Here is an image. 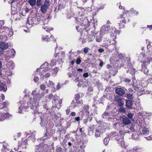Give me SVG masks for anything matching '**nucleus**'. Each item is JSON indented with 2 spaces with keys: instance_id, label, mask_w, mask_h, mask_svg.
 <instances>
[{
  "instance_id": "f257e3e1",
  "label": "nucleus",
  "mask_w": 152,
  "mask_h": 152,
  "mask_svg": "<svg viewBox=\"0 0 152 152\" xmlns=\"http://www.w3.org/2000/svg\"><path fill=\"white\" fill-rule=\"evenodd\" d=\"M32 94L33 97L30 98L27 103L24 102L20 103L21 105L19 108L18 113H21L22 110H26L29 107H30L35 113L38 112L39 100L43 96L44 94L42 93L39 94L36 91H32Z\"/></svg>"
},
{
  "instance_id": "f03ea898",
  "label": "nucleus",
  "mask_w": 152,
  "mask_h": 152,
  "mask_svg": "<svg viewBox=\"0 0 152 152\" xmlns=\"http://www.w3.org/2000/svg\"><path fill=\"white\" fill-rule=\"evenodd\" d=\"M123 15H121L119 18H118V22L119 24V28H121L124 27V25L126 23V18H123Z\"/></svg>"
},
{
  "instance_id": "7ed1b4c3",
  "label": "nucleus",
  "mask_w": 152,
  "mask_h": 152,
  "mask_svg": "<svg viewBox=\"0 0 152 152\" xmlns=\"http://www.w3.org/2000/svg\"><path fill=\"white\" fill-rule=\"evenodd\" d=\"M50 4V2L49 1H46L44 4L42 5L41 7V12L45 13L46 12L47 9Z\"/></svg>"
},
{
  "instance_id": "20e7f679",
  "label": "nucleus",
  "mask_w": 152,
  "mask_h": 152,
  "mask_svg": "<svg viewBox=\"0 0 152 152\" xmlns=\"http://www.w3.org/2000/svg\"><path fill=\"white\" fill-rule=\"evenodd\" d=\"M48 69H42V70L41 69L40 71H41L40 72H39V75H40V78H43L44 76L45 78H48L49 77L50 74L49 73H46L45 75V72L47 71Z\"/></svg>"
},
{
  "instance_id": "39448f33",
  "label": "nucleus",
  "mask_w": 152,
  "mask_h": 152,
  "mask_svg": "<svg viewBox=\"0 0 152 152\" xmlns=\"http://www.w3.org/2000/svg\"><path fill=\"white\" fill-rule=\"evenodd\" d=\"M110 29V27L107 25H104L101 28L100 34L102 35L107 34Z\"/></svg>"
},
{
  "instance_id": "423d86ee",
  "label": "nucleus",
  "mask_w": 152,
  "mask_h": 152,
  "mask_svg": "<svg viewBox=\"0 0 152 152\" xmlns=\"http://www.w3.org/2000/svg\"><path fill=\"white\" fill-rule=\"evenodd\" d=\"M149 132L148 129L145 127H141L139 131L140 134H143L145 135L148 134Z\"/></svg>"
},
{
  "instance_id": "0eeeda50",
  "label": "nucleus",
  "mask_w": 152,
  "mask_h": 152,
  "mask_svg": "<svg viewBox=\"0 0 152 152\" xmlns=\"http://www.w3.org/2000/svg\"><path fill=\"white\" fill-rule=\"evenodd\" d=\"M120 133L121 134H122L121 135V136H120L121 140L120 141H118V144L122 147H125L126 146V145L125 142L124 141L123 139L124 137V132L123 131H121Z\"/></svg>"
},
{
  "instance_id": "6e6552de",
  "label": "nucleus",
  "mask_w": 152,
  "mask_h": 152,
  "mask_svg": "<svg viewBox=\"0 0 152 152\" xmlns=\"http://www.w3.org/2000/svg\"><path fill=\"white\" fill-rule=\"evenodd\" d=\"M147 55L148 56H152V43L148 44L147 46Z\"/></svg>"
},
{
  "instance_id": "1a4fd4ad",
  "label": "nucleus",
  "mask_w": 152,
  "mask_h": 152,
  "mask_svg": "<svg viewBox=\"0 0 152 152\" xmlns=\"http://www.w3.org/2000/svg\"><path fill=\"white\" fill-rule=\"evenodd\" d=\"M7 54L6 55V56L7 57H11L12 58H13L15 56V52L13 49H11V50L7 52Z\"/></svg>"
},
{
  "instance_id": "9d476101",
  "label": "nucleus",
  "mask_w": 152,
  "mask_h": 152,
  "mask_svg": "<svg viewBox=\"0 0 152 152\" xmlns=\"http://www.w3.org/2000/svg\"><path fill=\"white\" fill-rule=\"evenodd\" d=\"M89 106L88 105H84L83 109L80 111L82 113H85L86 115H88L89 114Z\"/></svg>"
},
{
  "instance_id": "9b49d317",
  "label": "nucleus",
  "mask_w": 152,
  "mask_h": 152,
  "mask_svg": "<svg viewBox=\"0 0 152 152\" xmlns=\"http://www.w3.org/2000/svg\"><path fill=\"white\" fill-rule=\"evenodd\" d=\"M116 93L118 95L122 96L125 94V91L121 88H117L115 89Z\"/></svg>"
},
{
  "instance_id": "f8f14e48",
  "label": "nucleus",
  "mask_w": 152,
  "mask_h": 152,
  "mask_svg": "<svg viewBox=\"0 0 152 152\" xmlns=\"http://www.w3.org/2000/svg\"><path fill=\"white\" fill-rule=\"evenodd\" d=\"M10 116V114L8 113H0V121H2L4 119Z\"/></svg>"
},
{
  "instance_id": "ddd939ff",
  "label": "nucleus",
  "mask_w": 152,
  "mask_h": 152,
  "mask_svg": "<svg viewBox=\"0 0 152 152\" xmlns=\"http://www.w3.org/2000/svg\"><path fill=\"white\" fill-rule=\"evenodd\" d=\"M114 100L118 102L119 106H122L124 105V102L121 98L119 97H115Z\"/></svg>"
},
{
  "instance_id": "4468645a",
  "label": "nucleus",
  "mask_w": 152,
  "mask_h": 152,
  "mask_svg": "<svg viewBox=\"0 0 152 152\" xmlns=\"http://www.w3.org/2000/svg\"><path fill=\"white\" fill-rule=\"evenodd\" d=\"M8 47V44L6 42H0V48L2 49H5Z\"/></svg>"
},
{
  "instance_id": "2eb2a0df",
  "label": "nucleus",
  "mask_w": 152,
  "mask_h": 152,
  "mask_svg": "<svg viewBox=\"0 0 152 152\" xmlns=\"http://www.w3.org/2000/svg\"><path fill=\"white\" fill-rule=\"evenodd\" d=\"M48 66V63L45 62L44 64H43L42 65L40 66V68H37L36 70V71L37 72H40V70H42V69H46V68H47V66Z\"/></svg>"
},
{
  "instance_id": "dca6fc26",
  "label": "nucleus",
  "mask_w": 152,
  "mask_h": 152,
  "mask_svg": "<svg viewBox=\"0 0 152 152\" xmlns=\"http://www.w3.org/2000/svg\"><path fill=\"white\" fill-rule=\"evenodd\" d=\"M101 129L99 128L95 131V136L96 137H98L102 133L103 131H102Z\"/></svg>"
},
{
  "instance_id": "f3484780",
  "label": "nucleus",
  "mask_w": 152,
  "mask_h": 152,
  "mask_svg": "<svg viewBox=\"0 0 152 152\" xmlns=\"http://www.w3.org/2000/svg\"><path fill=\"white\" fill-rule=\"evenodd\" d=\"M123 122L125 125H128L131 123V121L128 118L125 117L123 119Z\"/></svg>"
},
{
  "instance_id": "a211bd4d",
  "label": "nucleus",
  "mask_w": 152,
  "mask_h": 152,
  "mask_svg": "<svg viewBox=\"0 0 152 152\" xmlns=\"http://www.w3.org/2000/svg\"><path fill=\"white\" fill-rule=\"evenodd\" d=\"M34 23L33 21H32L31 18H29L26 22V26L28 27H31L32 26V24Z\"/></svg>"
},
{
  "instance_id": "6ab92c4d",
  "label": "nucleus",
  "mask_w": 152,
  "mask_h": 152,
  "mask_svg": "<svg viewBox=\"0 0 152 152\" xmlns=\"http://www.w3.org/2000/svg\"><path fill=\"white\" fill-rule=\"evenodd\" d=\"M152 61V58H147L143 62L142 65H145L146 66L148 65L151 61Z\"/></svg>"
},
{
  "instance_id": "aec40b11",
  "label": "nucleus",
  "mask_w": 152,
  "mask_h": 152,
  "mask_svg": "<svg viewBox=\"0 0 152 152\" xmlns=\"http://www.w3.org/2000/svg\"><path fill=\"white\" fill-rule=\"evenodd\" d=\"M142 70L143 71L145 74L148 75V70L147 69L145 65H142Z\"/></svg>"
},
{
  "instance_id": "412c9836",
  "label": "nucleus",
  "mask_w": 152,
  "mask_h": 152,
  "mask_svg": "<svg viewBox=\"0 0 152 152\" xmlns=\"http://www.w3.org/2000/svg\"><path fill=\"white\" fill-rule=\"evenodd\" d=\"M7 66L10 69H12L14 67V64L12 61H10L7 63Z\"/></svg>"
},
{
  "instance_id": "4be33fe9",
  "label": "nucleus",
  "mask_w": 152,
  "mask_h": 152,
  "mask_svg": "<svg viewBox=\"0 0 152 152\" xmlns=\"http://www.w3.org/2000/svg\"><path fill=\"white\" fill-rule=\"evenodd\" d=\"M133 104V102L129 100L127 101L126 102V105L127 107L131 108L132 107V105Z\"/></svg>"
},
{
  "instance_id": "5701e85b",
  "label": "nucleus",
  "mask_w": 152,
  "mask_h": 152,
  "mask_svg": "<svg viewBox=\"0 0 152 152\" xmlns=\"http://www.w3.org/2000/svg\"><path fill=\"white\" fill-rule=\"evenodd\" d=\"M48 124V122L46 119H41V123L40 125L42 127H45L47 126Z\"/></svg>"
},
{
  "instance_id": "b1692460",
  "label": "nucleus",
  "mask_w": 152,
  "mask_h": 152,
  "mask_svg": "<svg viewBox=\"0 0 152 152\" xmlns=\"http://www.w3.org/2000/svg\"><path fill=\"white\" fill-rule=\"evenodd\" d=\"M45 84L47 87H53L54 85V83L52 81L50 80L48 82H46Z\"/></svg>"
},
{
  "instance_id": "393cba45",
  "label": "nucleus",
  "mask_w": 152,
  "mask_h": 152,
  "mask_svg": "<svg viewBox=\"0 0 152 152\" xmlns=\"http://www.w3.org/2000/svg\"><path fill=\"white\" fill-rule=\"evenodd\" d=\"M77 103L81 104L82 103V101H80V102H78V101L77 102H75L74 101H72L71 103V106L73 108H75L77 106Z\"/></svg>"
},
{
  "instance_id": "a878e982",
  "label": "nucleus",
  "mask_w": 152,
  "mask_h": 152,
  "mask_svg": "<svg viewBox=\"0 0 152 152\" xmlns=\"http://www.w3.org/2000/svg\"><path fill=\"white\" fill-rule=\"evenodd\" d=\"M41 18L42 19L43 17H42ZM40 23H41V24H44V25H45L48 23V20L47 19H46L45 18H44V20L42 19L41 20H40Z\"/></svg>"
},
{
  "instance_id": "bb28decb",
  "label": "nucleus",
  "mask_w": 152,
  "mask_h": 152,
  "mask_svg": "<svg viewBox=\"0 0 152 152\" xmlns=\"http://www.w3.org/2000/svg\"><path fill=\"white\" fill-rule=\"evenodd\" d=\"M93 22H91V23H89V24H91V25H92L95 28V27L97 25V20L96 19H95L93 20Z\"/></svg>"
},
{
  "instance_id": "cd10ccee",
  "label": "nucleus",
  "mask_w": 152,
  "mask_h": 152,
  "mask_svg": "<svg viewBox=\"0 0 152 152\" xmlns=\"http://www.w3.org/2000/svg\"><path fill=\"white\" fill-rule=\"evenodd\" d=\"M48 36H43L42 37V40L43 41H49L51 39L50 38H48Z\"/></svg>"
},
{
  "instance_id": "c85d7f7f",
  "label": "nucleus",
  "mask_w": 152,
  "mask_h": 152,
  "mask_svg": "<svg viewBox=\"0 0 152 152\" xmlns=\"http://www.w3.org/2000/svg\"><path fill=\"white\" fill-rule=\"evenodd\" d=\"M6 87V86L4 83H0V89L3 90L4 91H6V89L5 88Z\"/></svg>"
},
{
  "instance_id": "c756f323",
  "label": "nucleus",
  "mask_w": 152,
  "mask_h": 152,
  "mask_svg": "<svg viewBox=\"0 0 152 152\" xmlns=\"http://www.w3.org/2000/svg\"><path fill=\"white\" fill-rule=\"evenodd\" d=\"M48 129H46V132L45 134L44 137H43V138L42 139L43 140L49 137V134L48 133Z\"/></svg>"
},
{
  "instance_id": "7c9ffc66",
  "label": "nucleus",
  "mask_w": 152,
  "mask_h": 152,
  "mask_svg": "<svg viewBox=\"0 0 152 152\" xmlns=\"http://www.w3.org/2000/svg\"><path fill=\"white\" fill-rule=\"evenodd\" d=\"M110 115L107 112H105L102 115V117L103 118H109Z\"/></svg>"
},
{
  "instance_id": "2f4dec72",
  "label": "nucleus",
  "mask_w": 152,
  "mask_h": 152,
  "mask_svg": "<svg viewBox=\"0 0 152 152\" xmlns=\"http://www.w3.org/2000/svg\"><path fill=\"white\" fill-rule=\"evenodd\" d=\"M36 0H29L28 2L31 5L33 6L35 4Z\"/></svg>"
},
{
  "instance_id": "473e14b6",
  "label": "nucleus",
  "mask_w": 152,
  "mask_h": 152,
  "mask_svg": "<svg viewBox=\"0 0 152 152\" xmlns=\"http://www.w3.org/2000/svg\"><path fill=\"white\" fill-rule=\"evenodd\" d=\"M43 28L47 32H49L50 30H53V28L50 27H48L47 26H43Z\"/></svg>"
},
{
  "instance_id": "72a5a7b5",
  "label": "nucleus",
  "mask_w": 152,
  "mask_h": 152,
  "mask_svg": "<svg viewBox=\"0 0 152 152\" xmlns=\"http://www.w3.org/2000/svg\"><path fill=\"white\" fill-rule=\"evenodd\" d=\"M132 139L136 140L138 138V135L137 134L133 133L132 134Z\"/></svg>"
},
{
  "instance_id": "f704fd0d",
  "label": "nucleus",
  "mask_w": 152,
  "mask_h": 152,
  "mask_svg": "<svg viewBox=\"0 0 152 152\" xmlns=\"http://www.w3.org/2000/svg\"><path fill=\"white\" fill-rule=\"evenodd\" d=\"M96 40L98 42H100L102 40V37L101 35H99V36H96Z\"/></svg>"
},
{
  "instance_id": "c9c22d12",
  "label": "nucleus",
  "mask_w": 152,
  "mask_h": 152,
  "mask_svg": "<svg viewBox=\"0 0 152 152\" xmlns=\"http://www.w3.org/2000/svg\"><path fill=\"white\" fill-rule=\"evenodd\" d=\"M43 148L41 146H37V149L36 151L35 152H42V150Z\"/></svg>"
},
{
  "instance_id": "e433bc0d",
  "label": "nucleus",
  "mask_w": 152,
  "mask_h": 152,
  "mask_svg": "<svg viewBox=\"0 0 152 152\" xmlns=\"http://www.w3.org/2000/svg\"><path fill=\"white\" fill-rule=\"evenodd\" d=\"M121 131H120L119 132V134L120 135H117L116 136H115V138L116 139V140H118V141H120L121 140V137L120 136H121V135L122 134H121L120 133V132H121Z\"/></svg>"
},
{
  "instance_id": "4c0bfd02",
  "label": "nucleus",
  "mask_w": 152,
  "mask_h": 152,
  "mask_svg": "<svg viewBox=\"0 0 152 152\" xmlns=\"http://www.w3.org/2000/svg\"><path fill=\"white\" fill-rule=\"evenodd\" d=\"M109 140V138L108 137H106L104 139V142L106 145H107L108 143Z\"/></svg>"
},
{
  "instance_id": "58836bf2",
  "label": "nucleus",
  "mask_w": 152,
  "mask_h": 152,
  "mask_svg": "<svg viewBox=\"0 0 152 152\" xmlns=\"http://www.w3.org/2000/svg\"><path fill=\"white\" fill-rule=\"evenodd\" d=\"M27 139H25L24 141H23L22 143V146L23 148H26V145L27 144Z\"/></svg>"
},
{
  "instance_id": "ea45409f",
  "label": "nucleus",
  "mask_w": 152,
  "mask_h": 152,
  "mask_svg": "<svg viewBox=\"0 0 152 152\" xmlns=\"http://www.w3.org/2000/svg\"><path fill=\"white\" fill-rule=\"evenodd\" d=\"M56 152H62V148L60 147H57L56 149Z\"/></svg>"
},
{
  "instance_id": "a19ab883",
  "label": "nucleus",
  "mask_w": 152,
  "mask_h": 152,
  "mask_svg": "<svg viewBox=\"0 0 152 152\" xmlns=\"http://www.w3.org/2000/svg\"><path fill=\"white\" fill-rule=\"evenodd\" d=\"M62 102V99H60L58 101V105H56V107L57 108H59L60 107L61 104Z\"/></svg>"
},
{
  "instance_id": "79ce46f5",
  "label": "nucleus",
  "mask_w": 152,
  "mask_h": 152,
  "mask_svg": "<svg viewBox=\"0 0 152 152\" xmlns=\"http://www.w3.org/2000/svg\"><path fill=\"white\" fill-rule=\"evenodd\" d=\"M116 31V29H115L114 27H112V31H111V33H113V34H111L110 35L111 36H113L114 35V34L115 33Z\"/></svg>"
},
{
  "instance_id": "37998d69",
  "label": "nucleus",
  "mask_w": 152,
  "mask_h": 152,
  "mask_svg": "<svg viewBox=\"0 0 152 152\" xmlns=\"http://www.w3.org/2000/svg\"><path fill=\"white\" fill-rule=\"evenodd\" d=\"M119 111L121 113H125L126 111V109L124 108L121 107L119 110Z\"/></svg>"
},
{
  "instance_id": "c03bdc74",
  "label": "nucleus",
  "mask_w": 152,
  "mask_h": 152,
  "mask_svg": "<svg viewBox=\"0 0 152 152\" xmlns=\"http://www.w3.org/2000/svg\"><path fill=\"white\" fill-rule=\"evenodd\" d=\"M5 98L4 95L3 94H0V101H2L4 100Z\"/></svg>"
},
{
  "instance_id": "a18cd8bd",
  "label": "nucleus",
  "mask_w": 152,
  "mask_h": 152,
  "mask_svg": "<svg viewBox=\"0 0 152 152\" xmlns=\"http://www.w3.org/2000/svg\"><path fill=\"white\" fill-rule=\"evenodd\" d=\"M89 49L88 48L85 47L83 48V51L85 53H86L88 52Z\"/></svg>"
},
{
  "instance_id": "49530a36",
  "label": "nucleus",
  "mask_w": 152,
  "mask_h": 152,
  "mask_svg": "<svg viewBox=\"0 0 152 152\" xmlns=\"http://www.w3.org/2000/svg\"><path fill=\"white\" fill-rule=\"evenodd\" d=\"M80 96L79 94H77L75 95V99H76V102H77L78 100L80 98Z\"/></svg>"
},
{
  "instance_id": "de8ad7c7",
  "label": "nucleus",
  "mask_w": 152,
  "mask_h": 152,
  "mask_svg": "<svg viewBox=\"0 0 152 152\" xmlns=\"http://www.w3.org/2000/svg\"><path fill=\"white\" fill-rule=\"evenodd\" d=\"M133 150L134 152H141L142 151V149L139 148H137L135 149H133Z\"/></svg>"
},
{
  "instance_id": "09e8293b",
  "label": "nucleus",
  "mask_w": 152,
  "mask_h": 152,
  "mask_svg": "<svg viewBox=\"0 0 152 152\" xmlns=\"http://www.w3.org/2000/svg\"><path fill=\"white\" fill-rule=\"evenodd\" d=\"M127 116L129 118L132 119L133 118V114L131 113H128L127 115Z\"/></svg>"
},
{
  "instance_id": "8fccbe9b",
  "label": "nucleus",
  "mask_w": 152,
  "mask_h": 152,
  "mask_svg": "<svg viewBox=\"0 0 152 152\" xmlns=\"http://www.w3.org/2000/svg\"><path fill=\"white\" fill-rule=\"evenodd\" d=\"M56 60L55 59H53L52 60L50 64L51 66H54L56 64Z\"/></svg>"
},
{
  "instance_id": "3c124183",
  "label": "nucleus",
  "mask_w": 152,
  "mask_h": 152,
  "mask_svg": "<svg viewBox=\"0 0 152 152\" xmlns=\"http://www.w3.org/2000/svg\"><path fill=\"white\" fill-rule=\"evenodd\" d=\"M127 97L129 99H131L133 98L132 94H127Z\"/></svg>"
},
{
  "instance_id": "603ef678",
  "label": "nucleus",
  "mask_w": 152,
  "mask_h": 152,
  "mask_svg": "<svg viewBox=\"0 0 152 152\" xmlns=\"http://www.w3.org/2000/svg\"><path fill=\"white\" fill-rule=\"evenodd\" d=\"M81 61V60L80 58H78L76 60V63L77 64H80Z\"/></svg>"
},
{
  "instance_id": "864d4df0",
  "label": "nucleus",
  "mask_w": 152,
  "mask_h": 152,
  "mask_svg": "<svg viewBox=\"0 0 152 152\" xmlns=\"http://www.w3.org/2000/svg\"><path fill=\"white\" fill-rule=\"evenodd\" d=\"M145 55L143 53H141L140 54L139 59H142L145 57Z\"/></svg>"
},
{
  "instance_id": "5fc2aeb1",
  "label": "nucleus",
  "mask_w": 152,
  "mask_h": 152,
  "mask_svg": "<svg viewBox=\"0 0 152 152\" xmlns=\"http://www.w3.org/2000/svg\"><path fill=\"white\" fill-rule=\"evenodd\" d=\"M80 27L79 26H76V29L77 30V31H80V32L81 31H82V30L83 29L82 28H79Z\"/></svg>"
},
{
  "instance_id": "6e6d98bb",
  "label": "nucleus",
  "mask_w": 152,
  "mask_h": 152,
  "mask_svg": "<svg viewBox=\"0 0 152 152\" xmlns=\"http://www.w3.org/2000/svg\"><path fill=\"white\" fill-rule=\"evenodd\" d=\"M93 30L91 31V34L93 36H94L96 34V33L95 31L94 28H92Z\"/></svg>"
},
{
  "instance_id": "4d7b16f0",
  "label": "nucleus",
  "mask_w": 152,
  "mask_h": 152,
  "mask_svg": "<svg viewBox=\"0 0 152 152\" xmlns=\"http://www.w3.org/2000/svg\"><path fill=\"white\" fill-rule=\"evenodd\" d=\"M46 88L44 84H42L40 86V89L42 90H44Z\"/></svg>"
},
{
  "instance_id": "13d9d810",
  "label": "nucleus",
  "mask_w": 152,
  "mask_h": 152,
  "mask_svg": "<svg viewBox=\"0 0 152 152\" xmlns=\"http://www.w3.org/2000/svg\"><path fill=\"white\" fill-rule=\"evenodd\" d=\"M42 0H37V4L38 6H39L41 5V2Z\"/></svg>"
},
{
  "instance_id": "bf43d9fd",
  "label": "nucleus",
  "mask_w": 152,
  "mask_h": 152,
  "mask_svg": "<svg viewBox=\"0 0 152 152\" xmlns=\"http://www.w3.org/2000/svg\"><path fill=\"white\" fill-rule=\"evenodd\" d=\"M104 51V50L103 48H99L98 50V51L100 53H102Z\"/></svg>"
},
{
  "instance_id": "052dcab7",
  "label": "nucleus",
  "mask_w": 152,
  "mask_h": 152,
  "mask_svg": "<svg viewBox=\"0 0 152 152\" xmlns=\"http://www.w3.org/2000/svg\"><path fill=\"white\" fill-rule=\"evenodd\" d=\"M53 72H52L53 74H56L58 72V69L56 68L53 70Z\"/></svg>"
},
{
  "instance_id": "680f3d73",
  "label": "nucleus",
  "mask_w": 152,
  "mask_h": 152,
  "mask_svg": "<svg viewBox=\"0 0 152 152\" xmlns=\"http://www.w3.org/2000/svg\"><path fill=\"white\" fill-rule=\"evenodd\" d=\"M145 137L148 140H152V135H150L148 137Z\"/></svg>"
},
{
  "instance_id": "e2e57ef3",
  "label": "nucleus",
  "mask_w": 152,
  "mask_h": 152,
  "mask_svg": "<svg viewBox=\"0 0 152 152\" xmlns=\"http://www.w3.org/2000/svg\"><path fill=\"white\" fill-rule=\"evenodd\" d=\"M124 81L126 83H130L131 82V80L128 78H125L124 80Z\"/></svg>"
},
{
  "instance_id": "0e129e2a",
  "label": "nucleus",
  "mask_w": 152,
  "mask_h": 152,
  "mask_svg": "<svg viewBox=\"0 0 152 152\" xmlns=\"http://www.w3.org/2000/svg\"><path fill=\"white\" fill-rule=\"evenodd\" d=\"M34 80L35 83H36L39 81V78L38 77H34Z\"/></svg>"
},
{
  "instance_id": "69168bd1",
  "label": "nucleus",
  "mask_w": 152,
  "mask_h": 152,
  "mask_svg": "<svg viewBox=\"0 0 152 152\" xmlns=\"http://www.w3.org/2000/svg\"><path fill=\"white\" fill-rule=\"evenodd\" d=\"M83 76L85 77H87L88 76V73L87 72L83 74Z\"/></svg>"
},
{
  "instance_id": "338daca9",
  "label": "nucleus",
  "mask_w": 152,
  "mask_h": 152,
  "mask_svg": "<svg viewBox=\"0 0 152 152\" xmlns=\"http://www.w3.org/2000/svg\"><path fill=\"white\" fill-rule=\"evenodd\" d=\"M147 28H148L150 31L152 30V25L147 26Z\"/></svg>"
},
{
  "instance_id": "774afa93",
  "label": "nucleus",
  "mask_w": 152,
  "mask_h": 152,
  "mask_svg": "<svg viewBox=\"0 0 152 152\" xmlns=\"http://www.w3.org/2000/svg\"><path fill=\"white\" fill-rule=\"evenodd\" d=\"M135 72V70L134 69H132V71L131 72V73L132 75H134Z\"/></svg>"
}]
</instances>
